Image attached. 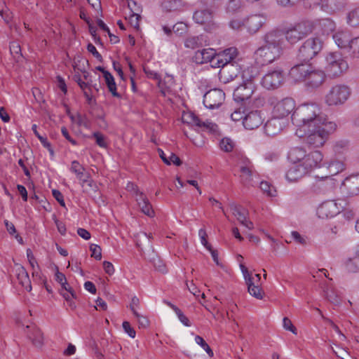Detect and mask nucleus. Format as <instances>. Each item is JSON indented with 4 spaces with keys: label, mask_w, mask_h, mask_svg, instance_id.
<instances>
[{
    "label": "nucleus",
    "mask_w": 359,
    "mask_h": 359,
    "mask_svg": "<svg viewBox=\"0 0 359 359\" xmlns=\"http://www.w3.org/2000/svg\"><path fill=\"white\" fill-rule=\"evenodd\" d=\"M325 70L329 76L338 77L346 72L348 68L347 62L339 52H331L325 58Z\"/></svg>",
    "instance_id": "4"
},
{
    "label": "nucleus",
    "mask_w": 359,
    "mask_h": 359,
    "mask_svg": "<svg viewBox=\"0 0 359 359\" xmlns=\"http://www.w3.org/2000/svg\"><path fill=\"white\" fill-rule=\"evenodd\" d=\"M307 172L302 163H292L286 173V178L290 182H296Z\"/></svg>",
    "instance_id": "24"
},
{
    "label": "nucleus",
    "mask_w": 359,
    "mask_h": 359,
    "mask_svg": "<svg viewBox=\"0 0 359 359\" xmlns=\"http://www.w3.org/2000/svg\"><path fill=\"white\" fill-rule=\"evenodd\" d=\"M348 49L351 57H359V36L352 39Z\"/></svg>",
    "instance_id": "46"
},
{
    "label": "nucleus",
    "mask_w": 359,
    "mask_h": 359,
    "mask_svg": "<svg viewBox=\"0 0 359 359\" xmlns=\"http://www.w3.org/2000/svg\"><path fill=\"white\" fill-rule=\"evenodd\" d=\"M151 262L156 271L162 273H165L167 272L166 266L160 257H154L152 259Z\"/></svg>",
    "instance_id": "49"
},
{
    "label": "nucleus",
    "mask_w": 359,
    "mask_h": 359,
    "mask_svg": "<svg viewBox=\"0 0 359 359\" xmlns=\"http://www.w3.org/2000/svg\"><path fill=\"white\" fill-rule=\"evenodd\" d=\"M323 42L318 36L306 39L299 47L297 57L303 62H308L322 50Z\"/></svg>",
    "instance_id": "3"
},
{
    "label": "nucleus",
    "mask_w": 359,
    "mask_h": 359,
    "mask_svg": "<svg viewBox=\"0 0 359 359\" xmlns=\"http://www.w3.org/2000/svg\"><path fill=\"white\" fill-rule=\"evenodd\" d=\"M235 144L233 140L229 137H224L220 140L219 147L224 152H231L234 148Z\"/></svg>",
    "instance_id": "44"
},
{
    "label": "nucleus",
    "mask_w": 359,
    "mask_h": 359,
    "mask_svg": "<svg viewBox=\"0 0 359 359\" xmlns=\"http://www.w3.org/2000/svg\"><path fill=\"white\" fill-rule=\"evenodd\" d=\"M183 121L190 125L196 126L199 125L200 119L194 113H187L182 117Z\"/></svg>",
    "instance_id": "51"
},
{
    "label": "nucleus",
    "mask_w": 359,
    "mask_h": 359,
    "mask_svg": "<svg viewBox=\"0 0 359 359\" xmlns=\"http://www.w3.org/2000/svg\"><path fill=\"white\" fill-rule=\"evenodd\" d=\"M203 36H193L186 39L184 46L187 48L195 49L203 46Z\"/></svg>",
    "instance_id": "39"
},
{
    "label": "nucleus",
    "mask_w": 359,
    "mask_h": 359,
    "mask_svg": "<svg viewBox=\"0 0 359 359\" xmlns=\"http://www.w3.org/2000/svg\"><path fill=\"white\" fill-rule=\"evenodd\" d=\"M199 236L201 237V243L207 250H210L211 245L208 243L207 241L208 235L206 231L203 229H201L198 232Z\"/></svg>",
    "instance_id": "60"
},
{
    "label": "nucleus",
    "mask_w": 359,
    "mask_h": 359,
    "mask_svg": "<svg viewBox=\"0 0 359 359\" xmlns=\"http://www.w3.org/2000/svg\"><path fill=\"white\" fill-rule=\"evenodd\" d=\"M130 186H131L132 189L135 191L137 196L136 201L140 208L141 209V211L146 215L150 217H153L155 215V212L149 199L142 192L139 191L137 186L134 185L133 184H129L128 187H130Z\"/></svg>",
    "instance_id": "14"
},
{
    "label": "nucleus",
    "mask_w": 359,
    "mask_h": 359,
    "mask_svg": "<svg viewBox=\"0 0 359 359\" xmlns=\"http://www.w3.org/2000/svg\"><path fill=\"white\" fill-rule=\"evenodd\" d=\"M70 170L74 172L79 181L88 177L90 175L89 172L86 171V169L77 161H74L72 163Z\"/></svg>",
    "instance_id": "37"
},
{
    "label": "nucleus",
    "mask_w": 359,
    "mask_h": 359,
    "mask_svg": "<svg viewBox=\"0 0 359 359\" xmlns=\"http://www.w3.org/2000/svg\"><path fill=\"white\" fill-rule=\"evenodd\" d=\"M304 62L292 67L289 72V76L294 82L305 81L311 67Z\"/></svg>",
    "instance_id": "17"
},
{
    "label": "nucleus",
    "mask_w": 359,
    "mask_h": 359,
    "mask_svg": "<svg viewBox=\"0 0 359 359\" xmlns=\"http://www.w3.org/2000/svg\"><path fill=\"white\" fill-rule=\"evenodd\" d=\"M182 5L180 0H167L163 1L162 6L168 11L177 10Z\"/></svg>",
    "instance_id": "48"
},
{
    "label": "nucleus",
    "mask_w": 359,
    "mask_h": 359,
    "mask_svg": "<svg viewBox=\"0 0 359 359\" xmlns=\"http://www.w3.org/2000/svg\"><path fill=\"white\" fill-rule=\"evenodd\" d=\"M225 100V93L219 88L208 90L203 96V103L207 108H218Z\"/></svg>",
    "instance_id": "9"
},
{
    "label": "nucleus",
    "mask_w": 359,
    "mask_h": 359,
    "mask_svg": "<svg viewBox=\"0 0 359 359\" xmlns=\"http://www.w3.org/2000/svg\"><path fill=\"white\" fill-rule=\"evenodd\" d=\"M292 121L297 127L316 126L327 121L321 116L320 106L315 102L304 103L299 105L292 114Z\"/></svg>",
    "instance_id": "1"
},
{
    "label": "nucleus",
    "mask_w": 359,
    "mask_h": 359,
    "mask_svg": "<svg viewBox=\"0 0 359 359\" xmlns=\"http://www.w3.org/2000/svg\"><path fill=\"white\" fill-rule=\"evenodd\" d=\"M97 25L100 29H102L103 31L107 32L109 37L110 39V41L112 43H117L119 42V38L111 33L109 27L105 25V23L100 19H98L97 21Z\"/></svg>",
    "instance_id": "45"
},
{
    "label": "nucleus",
    "mask_w": 359,
    "mask_h": 359,
    "mask_svg": "<svg viewBox=\"0 0 359 359\" xmlns=\"http://www.w3.org/2000/svg\"><path fill=\"white\" fill-rule=\"evenodd\" d=\"M332 37L335 43L340 48H348L352 40L350 34L346 32H337L333 34Z\"/></svg>",
    "instance_id": "28"
},
{
    "label": "nucleus",
    "mask_w": 359,
    "mask_h": 359,
    "mask_svg": "<svg viewBox=\"0 0 359 359\" xmlns=\"http://www.w3.org/2000/svg\"><path fill=\"white\" fill-rule=\"evenodd\" d=\"M258 76V70L254 67H248L242 72V78L244 83H252Z\"/></svg>",
    "instance_id": "40"
},
{
    "label": "nucleus",
    "mask_w": 359,
    "mask_h": 359,
    "mask_svg": "<svg viewBox=\"0 0 359 359\" xmlns=\"http://www.w3.org/2000/svg\"><path fill=\"white\" fill-rule=\"evenodd\" d=\"M245 282L248 285V290L250 294L257 299H262L264 295V292L260 285H255L254 278H252L250 280H247Z\"/></svg>",
    "instance_id": "33"
},
{
    "label": "nucleus",
    "mask_w": 359,
    "mask_h": 359,
    "mask_svg": "<svg viewBox=\"0 0 359 359\" xmlns=\"http://www.w3.org/2000/svg\"><path fill=\"white\" fill-rule=\"evenodd\" d=\"M93 137L95 138L96 144L100 147L107 148V143L106 142L105 136L100 132H95L93 134Z\"/></svg>",
    "instance_id": "52"
},
{
    "label": "nucleus",
    "mask_w": 359,
    "mask_h": 359,
    "mask_svg": "<svg viewBox=\"0 0 359 359\" xmlns=\"http://www.w3.org/2000/svg\"><path fill=\"white\" fill-rule=\"evenodd\" d=\"M284 123L281 118L274 116L264 125V131L269 136H274L281 132Z\"/></svg>",
    "instance_id": "22"
},
{
    "label": "nucleus",
    "mask_w": 359,
    "mask_h": 359,
    "mask_svg": "<svg viewBox=\"0 0 359 359\" xmlns=\"http://www.w3.org/2000/svg\"><path fill=\"white\" fill-rule=\"evenodd\" d=\"M172 31L176 35L182 36L188 32V26L183 22H178L173 25Z\"/></svg>",
    "instance_id": "47"
},
{
    "label": "nucleus",
    "mask_w": 359,
    "mask_h": 359,
    "mask_svg": "<svg viewBox=\"0 0 359 359\" xmlns=\"http://www.w3.org/2000/svg\"><path fill=\"white\" fill-rule=\"evenodd\" d=\"M104 80L109 91L111 93L114 97L121 98V95L116 90V84L114 81V76L110 72H104Z\"/></svg>",
    "instance_id": "38"
},
{
    "label": "nucleus",
    "mask_w": 359,
    "mask_h": 359,
    "mask_svg": "<svg viewBox=\"0 0 359 359\" xmlns=\"http://www.w3.org/2000/svg\"><path fill=\"white\" fill-rule=\"evenodd\" d=\"M10 52L16 62H20L22 60L23 55L21 53V47L18 42L13 41L11 43Z\"/></svg>",
    "instance_id": "43"
},
{
    "label": "nucleus",
    "mask_w": 359,
    "mask_h": 359,
    "mask_svg": "<svg viewBox=\"0 0 359 359\" xmlns=\"http://www.w3.org/2000/svg\"><path fill=\"white\" fill-rule=\"evenodd\" d=\"M294 108V100L291 97H286L277 102L273 107V114L274 116L282 119L293 111Z\"/></svg>",
    "instance_id": "10"
},
{
    "label": "nucleus",
    "mask_w": 359,
    "mask_h": 359,
    "mask_svg": "<svg viewBox=\"0 0 359 359\" xmlns=\"http://www.w3.org/2000/svg\"><path fill=\"white\" fill-rule=\"evenodd\" d=\"M77 123L80 126H84L86 128H90V123L86 115L79 114L77 115Z\"/></svg>",
    "instance_id": "61"
},
{
    "label": "nucleus",
    "mask_w": 359,
    "mask_h": 359,
    "mask_svg": "<svg viewBox=\"0 0 359 359\" xmlns=\"http://www.w3.org/2000/svg\"><path fill=\"white\" fill-rule=\"evenodd\" d=\"M230 209L233 215L237 218L238 221L244 226L251 230L254 228L253 223L247 219L248 211L243 207L238 205L235 203L230 205Z\"/></svg>",
    "instance_id": "18"
},
{
    "label": "nucleus",
    "mask_w": 359,
    "mask_h": 359,
    "mask_svg": "<svg viewBox=\"0 0 359 359\" xmlns=\"http://www.w3.org/2000/svg\"><path fill=\"white\" fill-rule=\"evenodd\" d=\"M350 93L347 86L336 85L325 95V103L329 106L342 104L347 100Z\"/></svg>",
    "instance_id": "6"
},
{
    "label": "nucleus",
    "mask_w": 359,
    "mask_h": 359,
    "mask_svg": "<svg viewBox=\"0 0 359 359\" xmlns=\"http://www.w3.org/2000/svg\"><path fill=\"white\" fill-rule=\"evenodd\" d=\"M238 55V51L236 48L231 47L221 51L218 53H216V57H215L213 67H222L227 64L234 62L235 58Z\"/></svg>",
    "instance_id": "12"
},
{
    "label": "nucleus",
    "mask_w": 359,
    "mask_h": 359,
    "mask_svg": "<svg viewBox=\"0 0 359 359\" xmlns=\"http://www.w3.org/2000/svg\"><path fill=\"white\" fill-rule=\"evenodd\" d=\"M325 298L332 304L334 305H339L341 304V297L337 292L331 286L326 285L324 289Z\"/></svg>",
    "instance_id": "36"
},
{
    "label": "nucleus",
    "mask_w": 359,
    "mask_h": 359,
    "mask_svg": "<svg viewBox=\"0 0 359 359\" xmlns=\"http://www.w3.org/2000/svg\"><path fill=\"white\" fill-rule=\"evenodd\" d=\"M240 168L241 183L248 186L252 179V165L248 158H245Z\"/></svg>",
    "instance_id": "26"
},
{
    "label": "nucleus",
    "mask_w": 359,
    "mask_h": 359,
    "mask_svg": "<svg viewBox=\"0 0 359 359\" xmlns=\"http://www.w3.org/2000/svg\"><path fill=\"white\" fill-rule=\"evenodd\" d=\"M266 18L262 15H253L245 19V27L252 34L256 33L265 23Z\"/></svg>",
    "instance_id": "20"
},
{
    "label": "nucleus",
    "mask_w": 359,
    "mask_h": 359,
    "mask_svg": "<svg viewBox=\"0 0 359 359\" xmlns=\"http://www.w3.org/2000/svg\"><path fill=\"white\" fill-rule=\"evenodd\" d=\"M18 279L20 285L27 291L32 290L31 280L25 267L20 266L18 269Z\"/></svg>",
    "instance_id": "34"
},
{
    "label": "nucleus",
    "mask_w": 359,
    "mask_h": 359,
    "mask_svg": "<svg viewBox=\"0 0 359 359\" xmlns=\"http://www.w3.org/2000/svg\"><path fill=\"white\" fill-rule=\"evenodd\" d=\"M83 191L91 196L97 192V186L92 179L90 175L80 181Z\"/></svg>",
    "instance_id": "31"
},
{
    "label": "nucleus",
    "mask_w": 359,
    "mask_h": 359,
    "mask_svg": "<svg viewBox=\"0 0 359 359\" xmlns=\"http://www.w3.org/2000/svg\"><path fill=\"white\" fill-rule=\"evenodd\" d=\"M90 250L92 252L91 257H94L97 260H100L102 259V249L99 245L91 244L90 246Z\"/></svg>",
    "instance_id": "53"
},
{
    "label": "nucleus",
    "mask_w": 359,
    "mask_h": 359,
    "mask_svg": "<svg viewBox=\"0 0 359 359\" xmlns=\"http://www.w3.org/2000/svg\"><path fill=\"white\" fill-rule=\"evenodd\" d=\"M197 127L203 128V130L215 131L217 125L210 122H203L200 120L199 125H197Z\"/></svg>",
    "instance_id": "62"
},
{
    "label": "nucleus",
    "mask_w": 359,
    "mask_h": 359,
    "mask_svg": "<svg viewBox=\"0 0 359 359\" xmlns=\"http://www.w3.org/2000/svg\"><path fill=\"white\" fill-rule=\"evenodd\" d=\"M123 328L124 331L131 337L135 338L136 332L135 330L131 327L130 324L128 321H124L123 323Z\"/></svg>",
    "instance_id": "64"
},
{
    "label": "nucleus",
    "mask_w": 359,
    "mask_h": 359,
    "mask_svg": "<svg viewBox=\"0 0 359 359\" xmlns=\"http://www.w3.org/2000/svg\"><path fill=\"white\" fill-rule=\"evenodd\" d=\"M264 119L259 111H252L245 116L243 123L245 128L254 130L263 123Z\"/></svg>",
    "instance_id": "21"
},
{
    "label": "nucleus",
    "mask_w": 359,
    "mask_h": 359,
    "mask_svg": "<svg viewBox=\"0 0 359 359\" xmlns=\"http://www.w3.org/2000/svg\"><path fill=\"white\" fill-rule=\"evenodd\" d=\"M284 76L281 70H274L265 74L262 85L268 90L278 88L283 82Z\"/></svg>",
    "instance_id": "11"
},
{
    "label": "nucleus",
    "mask_w": 359,
    "mask_h": 359,
    "mask_svg": "<svg viewBox=\"0 0 359 359\" xmlns=\"http://www.w3.org/2000/svg\"><path fill=\"white\" fill-rule=\"evenodd\" d=\"M241 72V67L236 62H231L221 67L219 75L224 83L232 81L238 76Z\"/></svg>",
    "instance_id": "16"
},
{
    "label": "nucleus",
    "mask_w": 359,
    "mask_h": 359,
    "mask_svg": "<svg viewBox=\"0 0 359 359\" xmlns=\"http://www.w3.org/2000/svg\"><path fill=\"white\" fill-rule=\"evenodd\" d=\"M336 128L337 124L332 121H325L316 126H311V128H308L309 135L306 137V142L314 147L323 146L330 134L333 133Z\"/></svg>",
    "instance_id": "2"
},
{
    "label": "nucleus",
    "mask_w": 359,
    "mask_h": 359,
    "mask_svg": "<svg viewBox=\"0 0 359 359\" xmlns=\"http://www.w3.org/2000/svg\"><path fill=\"white\" fill-rule=\"evenodd\" d=\"M194 57L197 63L203 64L210 62L213 67L215 57H216V52L215 50L212 48L203 49L196 52Z\"/></svg>",
    "instance_id": "25"
},
{
    "label": "nucleus",
    "mask_w": 359,
    "mask_h": 359,
    "mask_svg": "<svg viewBox=\"0 0 359 359\" xmlns=\"http://www.w3.org/2000/svg\"><path fill=\"white\" fill-rule=\"evenodd\" d=\"M325 74L322 70L312 69L311 67L309 72L305 80V86L311 89L318 88L325 82Z\"/></svg>",
    "instance_id": "13"
},
{
    "label": "nucleus",
    "mask_w": 359,
    "mask_h": 359,
    "mask_svg": "<svg viewBox=\"0 0 359 359\" xmlns=\"http://www.w3.org/2000/svg\"><path fill=\"white\" fill-rule=\"evenodd\" d=\"M229 25L232 29L238 30L245 27V20L234 18L230 21Z\"/></svg>",
    "instance_id": "56"
},
{
    "label": "nucleus",
    "mask_w": 359,
    "mask_h": 359,
    "mask_svg": "<svg viewBox=\"0 0 359 359\" xmlns=\"http://www.w3.org/2000/svg\"><path fill=\"white\" fill-rule=\"evenodd\" d=\"M135 316L137 318V321H138V324H139V327H143V328H145L149 326V321L148 320V318L146 317V316H144L142 315H140V313H138L137 312H135Z\"/></svg>",
    "instance_id": "55"
},
{
    "label": "nucleus",
    "mask_w": 359,
    "mask_h": 359,
    "mask_svg": "<svg viewBox=\"0 0 359 359\" xmlns=\"http://www.w3.org/2000/svg\"><path fill=\"white\" fill-rule=\"evenodd\" d=\"M282 34L279 31H271L266 33L264 36V45L274 47L282 51Z\"/></svg>",
    "instance_id": "23"
},
{
    "label": "nucleus",
    "mask_w": 359,
    "mask_h": 359,
    "mask_svg": "<svg viewBox=\"0 0 359 359\" xmlns=\"http://www.w3.org/2000/svg\"><path fill=\"white\" fill-rule=\"evenodd\" d=\"M346 267L350 273H357L359 271V255L349 258L346 262Z\"/></svg>",
    "instance_id": "41"
},
{
    "label": "nucleus",
    "mask_w": 359,
    "mask_h": 359,
    "mask_svg": "<svg viewBox=\"0 0 359 359\" xmlns=\"http://www.w3.org/2000/svg\"><path fill=\"white\" fill-rule=\"evenodd\" d=\"M323 161V155L319 151H311L308 154H305V157L302 163V166L304 167L307 172L312 169L320 166Z\"/></svg>",
    "instance_id": "19"
},
{
    "label": "nucleus",
    "mask_w": 359,
    "mask_h": 359,
    "mask_svg": "<svg viewBox=\"0 0 359 359\" xmlns=\"http://www.w3.org/2000/svg\"><path fill=\"white\" fill-rule=\"evenodd\" d=\"M298 29L294 25L292 27L289 28L285 32V36L286 40L291 44H294L304 38L301 35L300 32L297 31Z\"/></svg>",
    "instance_id": "35"
},
{
    "label": "nucleus",
    "mask_w": 359,
    "mask_h": 359,
    "mask_svg": "<svg viewBox=\"0 0 359 359\" xmlns=\"http://www.w3.org/2000/svg\"><path fill=\"white\" fill-rule=\"evenodd\" d=\"M241 6V0H230L227 6V10L229 12H234Z\"/></svg>",
    "instance_id": "59"
},
{
    "label": "nucleus",
    "mask_w": 359,
    "mask_h": 359,
    "mask_svg": "<svg viewBox=\"0 0 359 359\" xmlns=\"http://www.w3.org/2000/svg\"><path fill=\"white\" fill-rule=\"evenodd\" d=\"M347 22L352 27L359 26V7L355 8L348 13Z\"/></svg>",
    "instance_id": "42"
},
{
    "label": "nucleus",
    "mask_w": 359,
    "mask_h": 359,
    "mask_svg": "<svg viewBox=\"0 0 359 359\" xmlns=\"http://www.w3.org/2000/svg\"><path fill=\"white\" fill-rule=\"evenodd\" d=\"M196 23L203 25L205 31L211 32L216 29L217 25L214 22V11L211 8H201L193 15Z\"/></svg>",
    "instance_id": "8"
},
{
    "label": "nucleus",
    "mask_w": 359,
    "mask_h": 359,
    "mask_svg": "<svg viewBox=\"0 0 359 359\" xmlns=\"http://www.w3.org/2000/svg\"><path fill=\"white\" fill-rule=\"evenodd\" d=\"M298 30L303 38L306 37L308 35L311 34L316 28V24L313 21L311 20H302L297 24H295Z\"/></svg>",
    "instance_id": "29"
},
{
    "label": "nucleus",
    "mask_w": 359,
    "mask_h": 359,
    "mask_svg": "<svg viewBox=\"0 0 359 359\" xmlns=\"http://www.w3.org/2000/svg\"><path fill=\"white\" fill-rule=\"evenodd\" d=\"M140 18V15L137 12H133V13H131L129 17V20H130L131 25H133L136 29L139 28Z\"/></svg>",
    "instance_id": "63"
},
{
    "label": "nucleus",
    "mask_w": 359,
    "mask_h": 359,
    "mask_svg": "<svg viewBox=\"0 0 359 359\" xmlns=\"http://www.w3.org/2000/svg\"><path fill=\"white\" fill-rule=\"evenodd\" d=\"M195 341L197 344L200 345L206 351L210 358L213 357L214 353L212 350L210 348L209 345L205 342L203 337L197 335L195 337Z\"/></svg>",
    "instance_id": "50"
},
{
    "label": "nucleus",
    "mask_w": 359,
    "mask_h": 359,
    "mask_svg": "<svg viewBox=\"0 0 359 359\" xmlns=\"http://www.w3.org/2000/svg\"><path fill=\"white\" fill-rule=\"evenodd\" d=\"M273 188V187L271 186V184L266 181H263L260 183L261 190L269 196H275V194L272 191Z\"/></svg>",
    "instance_id": "54"
},
{
    "label": "nucleus",
    "mask_w": 359,
    "mask_h": 359,
    "mask_svg": "<svg viewBox=\"0 0 359 359\" xmlns=\"http://www.w3.org/2000/svg\"><path fill=\"white\" fill-rule=\"evenodd\" d=\"M27 329H31L30 332L27 334L29 339L32 341L33 345L36 347L41 348L43 345V334L41 330L36 326L26 327Z\"/></svg>",
    "instance_id": "27"
},
{
    "label": "nucleus",
    "mask_w": 359,
    "mask_h": 359,
    "mask_svg": "<svg viewBox=\"0 0 359 359\" xmlns=\"http://www.w3.org/2000/svg\"><path fill=\"white\" fill-rule=\"evenodd\" d=\"M301 0H276L277 4L285 8H291L294 6Z\"/></svg>",
    "instance_id": "58"
},
{
    "label": "nucleus",
    "mask_w": 359,
    "mask_h": 359,
    "mask_svg": "<svg viewBox=\"0 0 359 359\" xmlns=\"http://www.w3.org/2000/svg\"><path fill=\"white\" fill-rule=\"evenodd\" d=\"M344 185L350 195L359 194V175L348 177L344 182Z\"/></svg>",
    "instance_id": "30"
},
{
    "label": "nucleus",
    "mask_w": 359,
    "mask_h": 359,
    "mask_svg": "<svg viewBox=\"0 0 359 359\" xmlns=\"http://www.w3.org/2000/svg\"><path fill=\"white\" fill-rule=\"evenodd\" d=\"M346 205V201L342 199L327 201L318 207L317 214L322 219L333 217L342 211Z\"/></svg>",
    "instance_id": "5"
},
{
    "label": "nucleus",
    "mask_w": 359,
    "mask_h": 359,
    "mask_svg": "<svg viewBox=\"0 0 359 359\" xmlns=\"http://www.w3.org/2000/svg\"><path fill=\"white\" fill-rule=\"evenodd\" d=\"M282 51L274 47L263 45L255 53V62L260 66H264L273 62L279 58Z\"/></svg>",
    "instance_id": "7"
},
{
    "label": "nucleus",
    "mask_w": 359,
    "mask_h": 359,
    "mask_svg": "<svg viewBox=\"0 0 359 359\" xmlns=\"http://www.w3.org/2000/svg\"><path fill=\"white\" fill-rule=\"evenodd\" d=\"M255 86L253 83H244L238 86L233 92V99L237 102H241L248 100L251 98L254 90Z\"/></svg>",
    "instance_id": "15"
},
{
    "label": "nucleus",
    "mask_w": 359,
    "mask_h": 359,
    "mask_svg": "<svg viewBox=\"0 0 359 359\" xmlns=\"http://www.w3.org/2000/svg\"><path fill=\"white\" fill-rule=\"evenodd\" d=\"M283 327L285 330H290L294 334H297L296 327L293 325L292 321L288 318L285 317L283 318Z\"/></svg>",
    "instance_id": "57"
},
{
    "label": "nucleus",
    "mask_w": 359,
    "mask_h": 359,
    "mask_svg": "<svg viewBox=\"0 0 359 359\" xmlns=\"http://www.w3.org/2000/svg\"><path fill=\"white\" fill-rule=\"evenodd\" d=\"M306 151L299 147L292 148L287 155L288 159L292 163H301L305 157Z\"/></svg>",
    "instance_id": "32"
}]
</instances>
